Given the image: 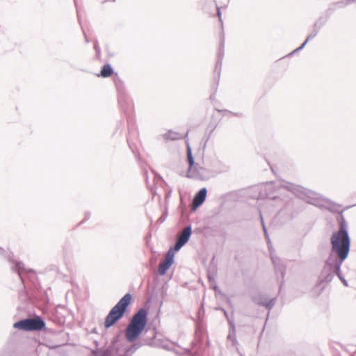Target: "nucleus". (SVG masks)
Listing matches in <instances>:
<instances>
[{"instance_id": "nucleus-1", "label": "nucleus", "mask_w": 356, "mask_h": 356, "mask_svg": "<svg viewBox=\"0 0 356 356\" xmlns=\"http://www.w3.org/2000/svg\"><path fill=\"white\" fill-rule=\"evenodd\" d=\"M330 243L332 253L326 261V266L339 276L341 266L347 258L350 246V237L345 225L341 224L340 229L332 234Z\"/></svg>"}, {"instance_id": "nucleus-2", "label": "nucleus", "mask_w": 356, "mask_h": 356, "mask_svg": "<svg viewBox=\"0 0 356 356\" xmlns=\"http://www.w3.org/2000/svg\"><path fill=\"white\" fill-rule=\"evenodd\" d=\"M147 312L145 309H139L136 313L126 330L125 336L128 341L133 342L138 338L147 324Z\"/></svg>"}, {"instance_id": "nucleus-3", "label": "nucleus", "mask_w": 356, "mask_h": 356, "mask_svg": "<svg viewBox=\"0 0 356 356\" xmlns=\"http://www.w3.org/2000/svg\"><path fill=\"white\" fill-rule=\"evenodd\" d=\"M131 295L130 293L125 294L118 301V302L111 309L105 318V328L108 329L111 327L123 317L127 307L131 303Z\"/></svg>"}, {"instance_id": "nucleus-4", "label": "nucleus", "mask_w": 356, "mask_h": 356, "mask_svg": "<svg viewBox=\"0 0 356 356\" xmlns=\"http://www.w3.org/2000/svg\"><path fill=\"white\" fill-rule=\"evenodd\" d=\"M14 327L26 331L41 330L45 327L44 321L40 317L26 318L14 323Z\"/></svg>"}, {"instance_id": "nucleus-5", "label": "nucleus", "mask_w": 356, "mask_h": 356, "mask_svg": "<svg viewBox=\"0 0 356 356\" xmlns=\"http://www.w3.org/2000/svg\"><path fill=\"white\" fill-rule=\"evenodd\" d=\"M192 233L191 226H187L184 229L180 235L178 236L177 242L174 246L175 251L179 250L189 240Z\"/></svg>"}, {"instance_id": "nucleus-6", "label": "nucleus", "mask_w": 356, "mask_h": 356, "mask_svg": "<svg viewBox=\"0 0 356 356\" xmlns=\"http://www.w3.org/2000/svg\"><path fill=\"white\" fill-rule=\"evenodd\" d=\"M175 253L170 249L166 254L163 261L161 262L159 266L158 271L160 275H164L166 271L170 268L173 263Z\"/></svg>"}, {"instance_id": "nucleus-7", "label": "nucleus", "mask_w": 356, "mask_h": 356, "mask_svg": "<svg viewBox=\"0 0 356 356\" xmlns=\"http://www.w3.org/2000/svg\"><path fill=\"white\" fill-rule=\"evenodd\" d=\"M207 194V190L206 188H202L194 197L193 200V209H195L199 207L204 202Z\"/></svg>"}, {"instance_id": "nucleus-8", "label": "nucleus", "mask_w": 356, "mask_h": 356, "mask_svg": "<svg viewBox=\"0 0 356 356\" xmlns=\"http://www.w3.org/2000/svg\"><path fill=\"white\" fill-rule=\"evenodd\" d=\"M282 186L286 189H287L288 191H291L292 193H293L296 195L302 198L303 197V195L305 194H306L305 193V189L302 188V187L299 186H296L293 184H291V183H289V182H286L284 181L282 184Z\"/></svg>"}, {"instance_id": "nucleus-9", "label": "nucleus", "mask_w": 356, "mask_h": 356, "mask_svg": "<svg viewBox=\"0 0 356 356\" xmlns=\"http://www.w3.org/2000/svg\"><path fill=\"white\" fill-rule=\"evenodd\" d=\"M261 218H262V216H261ZM261 223H262V226H263V229H264V234L266 235V237L268 240V247H269V249H270V256H271V259H272V261L273 263V264L275 266L277 265V263L279 262V259L274 256L273 254V251L271 250V243H270V241L268 238V234H267V230H266V228L265 227V225H264V222L263 221V219H261Z\"/></svg>"}, {"instance_id": "nucleus-10", "label": "nucleus", "mask_w": 356, "mask_h": 356, "mask_svg": "<svg viewBox=\"0 0 356 356\" xmlns=\"http://www.w3.org/2000/svg\"><path fill=\"white\" fill-rule=\"evenodd\" d=\"M255 302L257 304L265 306L268 309H270L274 305L275 299L273 298L270 300L267 301V300H264V298L261 297L259 300L256 299Z\"/></svg>"}, {"instance_id": "nucleus-11", "label": "nucleus", "mask_w": 356, "mask_h": 356, "mask_svg": "<svg viewBox=\"0 0 356 356\" xmlns=\"http://www.w3.org/2000/svg\"><path fill=\"white\" fill-rule=\"evenodd\" d=\"M113 72V68L111 65H104L101 70V75L104 77L110 76Z\"/></svg>"}, {"instance_id": "nucleus-12", "label": "nucleus", "mask_w": 356, "mask_h": 356, "mask_svg": "<svg viewBox=\"0 0 356 356\" xmlns=\"http://www.w3.org/2000/svg\"><path fill=\"white\" fill-rule=\"evenodd\" d=\"M187 158H188V163L190 165V170H191L194 165V159H193V157L192 155L191 148L189 145H188V147H187Z\"/></svg>"}, {"instance_id": "nucleus-13", "label": "nucleus", "mask_w": 356, "mask_h": 356, "mask_svg": "<svg viewBox=\"0 0 356 356\" xmlns=\"http://www.w3.org/2000/svg\"><path fill=\"white\" fill-rule=\"evenodd\" d=\"M317 33H318V31H314L312 33L309 34L308 35V37L307 38L306 40L303 42V44L300 47H298V49L294 50L293 52H296V51H298L302 49L306 45V44L308 42V41L310 40L311 39L314 38L317 35Z\"/></svg>"}, {"instance_id": "nucleus-14", "label": "nucleus", "mask_w": 356, "mask_h": 356, "mask_svg": "<svg viewBox=\"0 0 356 356\" xmlns=\"http://www.w3.org/2000/svg\"><path fill=\"white\" fill-rule=\"evenodd\" d=\"M131 350V348H127L124 350H122L120 353H118L120 351V350L118 349V350H116V351L115 353H112L111 356H129V355H128V353Z\"/></svg>"}, {"instance_id": "nucleus-15", "label": "nucleus", "mask_w": 356, "mask_h": 356, "mask_svg": "<svg viewBox=\"0 0 356 356\" xmlns=\"http://www.w3.org/2000/svg\"><path fill=\"white\" fill-rule=\"evenodd\" d=\"M23 268H24V264L22 262H17L16 263L15 270H17L18 271V274H19V277L21 276L19 270L23 269Z\"/></svg>"}, {"instance_id": "nucleus-16", "label": "nucleus", "mask_w": 356, "mask_h": 356, "mask_svg": "<svg viewBox=\"0 0 356 356\" xmlns=\"http://www.w3.org/2000/svg\"><path fill=\"white\" fill-rule=\"evenodd\" d=\"M168 137L172 140H177L180 138L177 133L173 132H169L168 134Z\"/></svg>"}, {"instance_id": "nucleus-17", "label": "nucleus", "mask_w": 356, "mask_h": 356, "mask_svg": "<svg viewBox=\"0 0 356 356\" xmlns=\"http://www.w3.org/2000/svg\"><path fill=\"white\" fill-rule=\"evenodd\" d=\"M227 319H228V321H229V324H230L231 327H232V330H233V331L234 332H235V326H234V324L233 321H230L228 318H227Z\"/></svg>"}, {"instance_id": "nucleus-18", "label": "nucleus", "mask_w": 356, "mask_h": 356, "mask_svg": "<svg viewBox=\"0 0 356 356\" xmlns=\"http://www.w3.org/2000/svg\"><path fill=\"white\" fill-rule=\"evenodd\" d=\"M337 275L340 278V280L343 282V283L344 284L345 286H348V283H347L346 280L343 279L341 277V275L339 276L338 275Z\"/></svg>"}, {"instance_id": "nucleus-19", "label": "nucleus", "mask_w": 356, "mask_h": 356, "mask_svg": "<svg viewBox=\"0 0 356 356\" xmlns=\"http://www.w3.org/2000/svg\"><path fill=\"white\" fill-rule=\"evenodd\" d=\"M217 10H218V16L219 17L220 21H222V19H221V13L220 11L219 8H217Z\"/></svg>"}, {"instance_id": "nucleus-20", "label": "nucleus", "mask_w": 356, "mask_h": 356, "mask_svg": "<svg viewBox=\"0 0 356 356\" xmlns=\"http://www.w3.org/2000/svg\"><path fill=\"white\" fill-rule=\"evenodd\" d=\"M227 338H228V339H232V335L229 334L228 335Z\"/></svg>"}, {"instance_id": "nucleus-21", "label": "nucleus", "mask_w": 356, "mask_h": 356, "mask_svg": "<svg viewBox=\"0 0 356 356\" xmlns=\"http://www.w3.org/2000/svg\"><path fill=\"white\" fill-rule=\"evenodd\" d=\"M233 342H234V343H235L236 342V339H233Z\"/></svg>"}, {"instance_id": "nucleus-22", "label": "nucleus", "mask_w": 356, "mask_h": 356, "mask_svg": "<svg viewBox=\"0 0 356 356\" xmlns=\"http://www.w3.org/2000/svg\"><path fill=\"white\" fill-rule=\"evenodd\" d=\"M224 313H225V315L227 317V312L225 311H224Z\"/></svg>"}, {"instance_id": "nucleus-23", "label": "nucleus", "mask_w": 356, "mask_h": 356, "mask_svg": "<svg viewBox=\"0 0 356 356\" xmlns=\"http://www.w3.org/2000/svg\"><path fill=\"white\" fill-rule=\"evenodd\" d=\"M3 251V250L0 248V253Z\"/></svg>"}]
</instances>
